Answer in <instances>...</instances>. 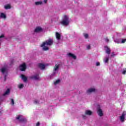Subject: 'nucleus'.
<instances>
[{
	"label": "nucleus",
	"instance_id": "6",
	"mask_svg": "<svg viewBox=\"0 0 126 126\" xmlns=\"http://www.w3.org/2000/svg\"><path fill=\"white\" fill-rule=\"evenodd\" d=\"M20 70L21 71H25L26 70V64L25 63H23L20 66Z\"/></svg>",
	"mask_w": 126,
	"mask_h": 126
},
{
	"label": "nucleus",
	"instance_id": "4",
	"mask_svg": "<svg viewBox=\"0 0 126 126\" xmlns=\"http://www.w3.org/2000/svg\"><path fill=\"white\" fill-rule=\"evenodd\" d=\"M1 72L3 74L4 73H6L4 76V80L6 79V76H7V69L6 68L3 67L0 69Z\"/></svg>",
	"mask_w": 126,
	"mask_h": 126
},
{
	"label": "nucleus",
	"instance_id": "36",
	"mask_svg": "<svg viewBox=\"0 0 126 126\" xmlns=\"http://www.w3.org/2000/svg\"><path fill=\"white\" fill-rule=\"evenodd\" d=\"M126 70H124L123 71V74H126Z\"/></svg>",
	"mask_w": 126,
	"mask_h": 126
},
{
	"label": "nucleus",
	"instance_id": "29",
	"mask_svg": "<svg viewBox=\"0 0 126 126\" xmlns=\"http://www.w3.org/2000/svg\"><path fill=\"white\" fill-rule=\"evenodd\" d=\"M34 104H38L39 103V101H38L37 100H35L34 101Z\"/></svg>",
	"mask_w": 126,
	"mask_h": 126
},
{
	"label": "nucleus",
	"instance_id": "31",
	"mask_svg": "<svg viewBox=\"0 0 126 126\" xmlns=\"http://www.w3.org/2000/svg\"><path fill=\"white\" fill-rule=\"evenodd\" d=\"M96 66H99V65H100V63L97 62L96 63Z\"/></svg>",
	"mask_w": 126,
	"mask_h": 126
},
{
	"label": "nucleus",
	"instance_id": "27",
	"mask_svg": "<svg viewBox=\"0 0 126 126\" xmlns=\"http://www.w3.org/2000/svg\"><path fill=\"white\" fill-rule=\"evenodd\" d=\"M109 62V58H106V59L104 60V63H108Z\"/></svg>",
	"mask_w": 126,
	"mask_h": 126
},
{
	"label": "nucleus",
	"instance_id": "28",
	"mask_svg": "<svg viewBox=\"0 0 126 126\" xmlns=\"http://www.w3.org/2000/svg\"><path fill=\"white\" fill-rule=\"evenodd\" d=\"M115 56H116V54H115V52H112V55H111V57L114 58V57H115Z\"/></svg>",
	"mask_w": 126,
	"mask_h": 126
},
{
	"label": "nucleus",
	"instance_id": "22",
	"mask_svg": "<svg viewBox=\"0 0 126 126\" xmlns=\"http://www.w3.org/2000/svg\"><path fill=\"white\" fill-rule=\"evenodd\" d=\"M42 1H36L35 2V4L36 5H39L40 4H42Z\"/></svg>",
	"mask_w": 126,
	"mask_h": 126
},
{
	"label": "nucleus",
	"instance_id": "26",
	"mask_svg": "<svg viewBox=\"0 0 126 126\" xmlns=\"http://www.w3.org/2000/svg\"><path fill=\"white\" fill-rule=\"evenodd\" d=\"M84 37H85V38H86V39H87V38H88V34H87V33H85L84 34Z\"/></svg>",
	"mask_w": 126,
	"mask_h": 126
},
{
	"label": "nucleus",
	"instance_id": "19",
	"mask_svg": "<svg viewBox=\"0 0 126 126\" xmlns=\"http://www.w3.org/2000/svg\"><path fill=\"white\" fill-rule=\"evenodd\" d=\"M9 92H10V90L8 89L3 94V96H5V95H7V94H9Z\"/></svg>",
	"mask_w": 126,
	"mask_h": 126
},
{
	"label": "nucleus",
	"instance_id": "15",
	"mask_svg": "<svg viewBox=\"0 0 126 126\" xmlns=\"http://www.w3.org/2000/svg\"><path fill=\"white\" fill-rule=\"evenodd\" d=\"M95 89H93V88H91V89H89L87 91V93H92V92H95Z\"/></svg>",
	"mask_w": 126,
	"mask_h": 126
},
{
	"label": "nucleus",
	"instance_id": "16",
	"mask_svg": "<svg viewBox=\"0 0 126 126\" xmlns=\"http://www.w3.org/2000/svg\"><path fill=\"white\" fill-rule=\"evenodd\" d=\"M85 115H87L88 116H91V115H92V111L90 110H86L85 112Z\"/></svg>",
	"mask_w": 126,
	"mask_h": 126
},
{
	"label": "nucleus",
	"instance_id": "24",
	"mask_svg": "<svg viewBox=\"0 0 126 126\" xmlns=\"http://www.w3.org/2000/svg\"><path fill=\"white\" fill-rule=\"evenodd\" d=\"M11 104L12 106L14 105V100L13 99H12V98L11 99Z\"/></svg>",
	"mask_w": 126,
	"mask_h": 126
},
{
	"label": "nucleus",
	"instance_id": "39",
	"mask_svg": "<svg viewBox=\"0 0 126 126\" xmlns=\"http://www.w3.org/2000/svg\"><path fill=\"white\" fill-rule=\"evenodd\" d=\"M2 113L1 111H0V115H1Z\"/></svg>",
	"mask_w": 126,
	"mask_h": 126
},
{
	"label": "nucleus",
	"instance_id": "5",
	"mask_svg": "<svg viewBox=\"0 0 126 126\" xmlns=\"http://www.w3.org/2000/svg\"><path fill=\"white\" fill-rule=\"evenodd\" d=\"M31 79H33V80H40V77H39V74H37L35 75L32 76L30 77Z\"/></svg>",
	"mask_w": 126,
	"mask_h": 126
},
{
	"label": "nucleus",
	"instance_id": "34",
	"mask_svg": "<svg viewBox=\"0 0 126 126\" xmlns=\"http://www.w3.org/2000/svg\"><path fill=\"white\" fill-rule=\"evenodd\" d=\"M105 41L108 43V42H109V39H108V38H105Z\"/></svg>",
	"mask_w": 126,
	"mask_h": 126
},
{
	"label": "nucleus",
	"instance_id": "38",
	"mask_svg": "<svg viewBox=\"0 0 126 126\" xmlns=\"http://www.w3.org/2000/svg\"><path fill=\"white\" fill-rule=\"evenodd\" d=\"M44 1L45 3H47V2L48 1V0H44Z\"/></svg>",
	"mask_w": 126,
	"mask_h": 126
},
{
	"label": "nucleus",
	"instance_id": "8",
	"mask_svg": "<svg viewBox=\"0 0 126 126\" xmlns=\"http://www.w3.org/2000/svg\"><path fill=\"white\" fill-rule=\"evenodd\" d=\"M43 29H42V28L40 27H37L36 28V29L34 30V32L35 33H39V32H41Z\"/></svg>",
	"mask_w": 126,
	"mask_h": 126
},
{
	"label": "nucleus",
	"instance_id": "23",
	"mask_svg": "<svg viewBox=\"0 0 126 126\" xmlns=\"http://www.w3.org/2000/svg\"><path fill=\"white\" fill-rule=\"evenodd\" d=\"M60 82H61V80H57L56 81H55V82H54V84H55V85H57V84H59V83H60Z\"/></svg>",
	"mask_w": 126,
	"mask_h": 126
},
{
	"label": "nucleus",
	"instance_id": "30",
	"mask_svg": "<svg viewBox=\"0 0 126 126\" xmlns=\"http://www.w3.org/2000/svg\"><path fill=\"white\" fill-rule=\"evenodd\" d=\"M126 39H122V43H126Z\"/></svg>",
	"mask_w": 126,
	"mask_h": 126
},
{
	"label": "nucleus",
	"instance_id": "9",
	"mask_svg": "<svg viewBox=\"0 0 126 126\" xmlns=\"http://www.w3.org/2000/svg\"><path fill=\"white\" fill-rule=\"evenodd\" d=\"M38 66L41 69H45V67H46V65L42 63H39L38 64Z\"/></svg>",
	"mask_w": 126,
	"mask_h": 126
},
{
	"label": "nucleus",
	"instance_id": "18",
	"mask_svg": "<svg viewBox=\"0 0 126 126\" xmlns=\"http://www.w3.org/2000/svg\"><path fill=\"white\" fill-rule=\"evenodd\" d=\"M9 92H10V90L8 89L3 94V96H5V95H7V94H9Z\"/></svg>",
	"mask_w": 126,
	"mask_h": 126
},
{
	"label": "nucleus",
	"instance_id": "21",
	"mask_svg": "<svg viewBox=\"0 0 126 126\" xmlns=\"http://www.w3.org/2000/svg\"><path fill=\"white\" fill-rule=\"evenodd\" d=\"M5 9H10V8H11V6L10 4H7L4 6Z\"/></svg>",
	"mask_w": 126,
	"mask_h": 126
},
{
	"label": "nucleus",
	"instance_id": "20",
	"mask_svg": "<svg viewBox=\"0 0 126 126\" xmlns=\"http://www.w3.org/2000/svg\"><path fill=\"white\" fill-rule=\"evenodd\" d=\"M0 18H6V16L4 13H1L0 15Z\"/></svg>",
	"mask_w": 126,
	"mask_h": 126
},
{
	"label": "nucleus",
	"instance_id": "33",
	"mask_svg": "<svg viewBox=\"0 0 126 126\" xmlns=\"http://www.w3.org/2000/svg\"><path fill=\"white\" fill-rule=\"evenodd\" d=\"M36 126H40V123L39 122H37Z\"/></svg>",
	"mask_w": 126,
	"mask_h": 126
},
{
	"label": "nucleus",
	"instance_id": "14",
	"mask_svg": "<svg viewBox=\"0 0 126 126\" xmlns=\"http://www.w3.org/2000/svg\"><path fill=\"white\" fill-rule=\"evenodd\" d=\"M56 37L57 40H61V34L60 33L56 32Z\"/></svg>",
	"mask_w": 126,
	"mask_h": 126
},
{
	"label": "nucleus",
	"instance_id": "13",
	"mask_svg": "<svg viewBox=\"0 0 126 126\" xmlns=\"http://www.w3.org/2000/svg\"><path fill=\"white\" fill-rule=\"evenodd\" d=\"M22 79L24 81V82H26L27 81V77L25 75L22 74L21 75Z\"/></svg>",
	"mask_w": 126,
	"mask_h": 126
},
{
	"label": "nucleus",
	"instance_id": "1",
	"mask_svg": "<svg viewBox=\"0 0 126 126\" xmlns=\"http://www.w3.org/2000/svg\"><path fill=\"white\" fill-rule=\"evenodd\" d=\"M53 43H54V41L53 39L50 38L47 40H46L40 45L41 48H43V51H48L49 50V47L45 46H52L53 45Z\"/></svg>",
	"mask_w": 126,
	"mask_h": 126
},
{
	"label": "nucleus",
	"instance_id": "37",
	"mask_svg": "<svg viewBox=\"0 0 126 126\" xmlns=\"http://www.w3.org/2000/svg\"><path fill=\"white\" fill-rule=\"evenodd\" d=\"M83 119H86V116L85 115H83Z\"/></svg>",
	"mask_w": 126,
	"mask_h": 126
},
{
	"label": "nucleus",
	"instance_id": "7",
	"mask_svg": "<svg viewBox=\"0 0 126 126\" xmlns=\"http://www.w3.org/2000/svg\"><path fill=\"white\" fill-rule=\"evenodd\" d=\"M126 116V112L124 111L122 114V116L120 117V120L121 122H125V117Z\"/></svg>",
	"mask_w": 126,
	"mask_h": 126
},
{
	"label": "nucleus",
	"instance_id": "2",
	"mask_svg": "<svg viewBox=\"0 0 126 126\" xmlns=\"http://www.w3.org/2000/svg\"><path fill=\"white\" fill-rule=\"evenodd\" d=\"M61 24L63 25V26H67L69 24V18L67 16L64 15L62 21L60 22Z\"/></svg>",
	"mask_w": 126,
	"mask_h": 126
},
{
	"label": "nucleus",
	"instance_id": "12",
	"mask_svg": "<svg viewBox=\"0 0 126 126\" xmlns=\"http://www.w3.org/2000/svg\"><path fill=\"white\" fill-rule=\"evenodd\" d=\"M68 56L70 58H72V59H73L74 60H76V56L74 55V54L69 53L68 54Z\"/></svg>",
	"mask_w": 126,
	"mask_h": 126
},
{
	"label": "nucleus",
	"instance_id": "11",
	"mask_svg": "<svg viewBox=\"0 0 126 126\" xmlns=\"http://www.w3.org/2000/svg\"><path fill=\"white\" fill-rule=\"evenodd\" d=\"M97 113L98 115L100 116V117H102L103 115V111H102V109L98 108L97 110Z\"/></svg>",
	"mask_w": 126,
	"mask_h": 126
},
{
	"label": "nucleus",
	"instance_id": "10",
	"mask_svg": "<svg viewBox=\"0 0 126 126\" xmlns=\"http://www.w3.org/2000/svg\"><path fill=\"white\" fill-rule=\"evenodd\" d=\"M104 48L106 49L105 52L106 54H107V55H110V54H111V49L108 46H105Z\"/></svg>",
	"mask_w": 126,
	"mask_h": 126
},
{
	"label": "nucleus",
	"instance_id": "17",
	"mask_svg": "<svg viewBox=\"0 0 126 126\" xmlns=\"http://www.w3.org/2000/svg\"><path fill=\"white\" fill-rule=\"evenodd\" d=\"M59 68H60V65H58L56 64L54 66V71H57V70H58Z\"/></svg>",
	"mask_w": 126,
	"mask_h": 126
},
{
	"label": "nucleus",
	"instance_id": "3",
	"mask_svg": "<svg viewBox=\"0 0 126 126\" xmlns=\"http://www.w3.org/2000/svg\"><path fill=\"white\" fill-rule=\"evenodd\" d=\"M16 119L19 120V122L20 123H26L27 122V120L24 118H23L21 115H19L16 118Z\"/></svg>",
	"mask_w": 126,
	"mask_h": 126
},
{
	"label": "nucleus",
	"instance_id": "35",
	"mask_svg": "<svg viewBox=\"0 0 126 126\" xmlns=\"http://www.w3.org/2000/svg\"><path fill=\"white\" fill-rule=\"evenodd\" d=\"M87 48L88 50H89V49H90V48H91L90 45H88V46L87 47Z\"/></svg>",
	"mask_w": 126,
	"mask_h": 126
},
{
	"label": "nucleus",
	"instance_id": "32",
	"mask_svg": "<svg viewBox=\"0 0 126 126\" xmlns=\"http://www.w3.org/2000/svg\"><path fill=\"white\" fill-rule=\"evenodd\" d=\"M3 37H4V35L3 34L1 35L0 36V39L1 38H3Z\"/></svg>",
	"mask_w": 126,
	"mask_h": 126
},
{
	"label": "nucleus",
	"instance_id": "25",
	"mask_svg": "<svg viewBox=\"0 0 126 126\" xmlns=\"http://www.w3.org/2000/svg\"><path fill=\"white\" fill-rule=\"evenodd\" d=\"M18 88L20 89H21L23 88V84H21L19 85V86H18Z\"/></svg>",
	"mask_w": 126,
	"mask_h": 126
}]
</instances>
